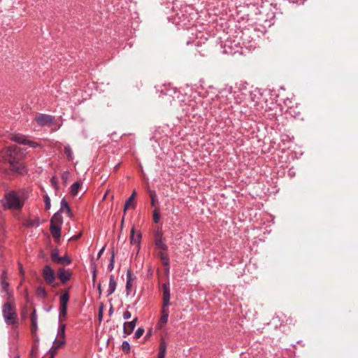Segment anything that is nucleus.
<instances>
[{"instance_id":"33","label":"nucleus","mask_w":358,"mask_h":358,"mask_svg":"<svg viewBox=\"0 0 358 358\" xmlns=\"http://www.w3.org/2000/svg\"><path fill=\"white\" fill-rule=\"evenodd\" d=\"M122 348L123 351H124L126 353H128L130 350V345L128 341H124L122 343Z\"/></svg>"},{"instance_id":"39","label":"nucleus","mask_w":358,"mask_h":358,"mask_svg":"<svg viewBox=\"0 0 358 358\" xmlns=\"http://www.w3.org/2000/svg\"><path fill=\"white\" fill-rule=\"evenodd\" d=\"M131 317V314L129 311L126 310L124 312V313H123L124 320H127L130 319Z\"/></svg>"},{"instance_id":"5","label":"nucleus","mask_w":358,"mask_h":358,"mask_svg":"<svg viewBox=\"0 0 358 358\" xmlns=\"http://www.w3.org/2000/svg\"><path fill=\"white\" fill-rule=\"evenodd\" d=\"M0 286L1 292H4L7 296V300H10L13 298V293L9 289L10 284L7 281V271L6 269L1 271L0 275Z\"/></svg>"},{"instance_id":"40","label":"nucleus","mask_w":358,"mask_h":358,"mask_svg":"<svg viewBox=\"0 0 358 358\" xmlns=\"http://www.w3.org/2000/svg\"><path fill=\"white\" fill-rule=\"evenodd\" d=\"M18 267H19L20 273L22 275V279H24V268H23V266H22L21 263H18Z\"/></svg>"},{"instance_id":"50","label":"nucleus","mask_w":358,"mask_h":358,"mask_svg":"<svg viewBox=\"0 0 358 358\" xmlns=\"http://www.w3.org/2000/svg\"><path fill=\"white\" fill-rule=\"evenodd\" d=\"M123 223H124V218H122V223H121L122 226L123 225Z\"/></svg>"},{"instance_id":"10","label":"nucleus","mask_w":358,"mask_h":358,"mask_svg":"<svg viewBox=\"0 0 358 358\" xmlns=\"http://www.w3.org/2000/svg\"><path fill=\"white\" fill-rule=\"evenodd\" d=\"M169 311L167 306H162L161 309V317L157 324L158 328L161 329L168 322Z\"/></svg>"},{"instance_id":"43","label":"nucleus","mask_w":358,"mask_h":358,"mask_svg":"<svg viewBox=\"0 0 358 358\" xmlns=\"http://www.w3.org/2000/svg\"><path fill=\"white\" fill-rule=\"evenodd\" d=\"M162 240V234L159 231H157L155 234V240Z\"/></svg>"},{"instance_id":"36","label":"nucleus","mask_w":358,"mask_h":358,"mask_svg":"<svg viewBox=\"0 0 358 358\" xmlns=\"http://www.w3.org/2000/svg\"><path fill=\"white\" fill-rule=\"evenodd\" d=\"M159 352H163L166 353V344L164 341H162L160 343Z\"/></svg>"},{"instance_id":"21","label":"nucleus","mask_w":358,"mask_h":358,"mask_svg":"<svg viewBox=\"0 0 358 358\" xmlns=\"http://www.w3.org/2000/svg\"><path fill=\"white\" fill-rule=\"evenodd\" d=\"M64 152L66 156L67 159L69 161H73V150L69 145H66L64 146Z\"/></svg>"},{"instance_id":"27","label":"nucleus","mask_w":358,"mask_h":358,"mask_svg":"<svg viewBox=\"0 0 358 358\" xmlns=\"http://www.w3.org/2000/svg\"><path fill=\"white\" fill-rule=\"evenodd\" d=\"M38 224L39 223L38 220H34L28 219L24 222V225L27 227H38Z\"/></svg>"},{"instance_id":"47","label":"nucleus","mask_w":358,"mask_h":358,"mask_svg":"<svg viewBox=\"0 0 358 358\" xmlns=\"http://www.w3.org/2000/svg\"><path fill=\"white\" fill-rule=\"evenodd\" d=\"M104 250H105V248H104V247H103V248H101V249L98 252V254H97V257H98V258H99V257L102 255V254H103V252Z\"/></svg>"},{"instance_id":"24","label":"nucleus","mask_w":358,"mask_h":358,"mask_svg":"<svg viewBox=\"0 0 358 358\" xmlns=\"http://www.w3.org/2000/svg\"><path fill=\"white\" fill-rule=\"evenodd\" d=\"M155 245L157 249L161 250H166L168 247L163 240H155Z\"/></svg>"},{"instance_id":"19","label":"nucleus","mask_w":358,"mask_h":358,"mask_svg":"<svg viewBox=\"0 0 358 358\" xmlns=\"http://www.w3.org/2000/svg\"><path fill=\"white\" fill-rule=\"evenodd\" d=\"M61 226L52 225L50 226V230L51 234L55 238H59L61 236Z\"/></svg>"},{"instance_id":"31","label":"nucleus","mask_w":358,"mask_h":358,"mask_svg":"<svg viewBox=\"0 0 358 358\" xmlns=\"http://www.w3.org/2000/svg\"><path fill=\"white\" fill-rule=\"evenodd\" d=\"M60 257L57 251H54L51 254V259L54 263L58 264Z\"/></svg>"},{"instance_id":"23","label":"nucleus","mask_w":358,"mask_h":358,"mask_svg":"<svg viewBox=\"0 0 358 358\" xmlns=\"http://www.w3.org/2000/svg\"><path fill=\"white\" fill-rule=\"evenodd\" d=\"M157 255L162 260L163 265L168 266V262H169V255L163 251L159 252Z\"/></svg>"},{"instance_id":"34","label":"nucleus","mask_w":358,"mask_h":358,"mask_svg":"<svg viewBox=\"0 0 358 358\" xmlns=\"http://www.w3.org/2000/svg\"><path fill=\"white\" fill-rule=\"evenodd\" d=\"M160 218L159 211L155 209L153 212V221L155 223H158Z\"/></svg>"},{"instance_id":"1","label":"nucleus","mask_w":358,"mask_h":358,"mask_svg":"<svg viewBox=\"0 0 358 358\" xmlns=\"http://www.w3.org/2000/svg\"><path fill=\"white\" fill-rule=\"evenodd\" d=\"M23 156L24 153L18 146H9L0 152V162H8L13 171L22 175L27 173L24 165L19 161Z\"/></svg>"},{"instance_id":"7","label":"nucleus","mask_w":358,"mask_h":358,"mask_svg":"<svg viewBox=\"0 0 358 358\" xmlns=\"http://www.w3.org/2000/svg\"><path fill=\"white\" fill-rule=\"evenodd\" d=\"M10 140L22 145H28L31 148H36L39 146V144L35 141H29L22 134H13L10 137Z\"/></svg>"},{"instance_id":"4","label":"nucleus","mask_w":358,"mask_h":358,"mask_svg":"<svg viewBox=\"0 0 358 358\" xmlns=\"http://www.w3.org/2000/svg\"><path fill=\"white\" fill-rule=\"evenodd\" d=\"M8 301L6 302L3 306V316L7 324H15L17 320L15 307L10 303L11 299Z\"/></svg>"},{"instance_id":"48","label":"nucleus","mask_w":358,"mask_h":358,"mask_svg":"<svg viewBox=\"0 0 358 358\" xmlns=\"http://www.w3.org/2000/svg\"><path fill=\"white\" fill-rule=\"evenodd\" d=\"M164 266L165 267V272L168 273L169 272V268H170L169 262H168V266Z\"/></svg>"},{"instance_id":"16","label":"nucleus","mask_w":358,"mask_h":358,"mask_svg":"<svg viewBox=\"0 0 358 358\" xmlns=\"http://www.w3.org/2000/svg\"><path fill=\"white\" fill-rule=\"evenodd\" d=\"M116 282L113 275H110L109 277V283L108 289V296L113 294L116 289Z\"/></svg>"},{"instance_id":"2","label":"nucleus","mask_w":358,"mask_h":358,"mask_svg":"<svg viewBox=\"0 0 358 358\" xmlns=\"http://www.w3.org/2000/svg\"><path fill=\"white\" fill-rule=\"evenodd\" d=\"M233 96L236 104L243 105V108L240 109V113L244 115H250V109L252 106H256L257 103V101H255L256 94L247 89L234 92Z\"/></svg>"},{"instance_id":"37","label":"nucleus","mask_w":358,"mask_h":358,"mask_svg":"<svg viewBox=\"0 0 358 358\" xmlns=\"http://www.w3.org/2000/svg\"><path fill=\"white\" fill-rule=\"evenodd\" d=\"M150 199H151V204L152 206H155V203L157 201V195L155 194V193H152L151 195H150Z\"/></svg>"},{"instance_id":"17","label":"nucleus","mask_w":358,"mask_h":358,"mask_svg":"<svg viewBox=\"0 0 358 358\" xmlns=\"http://www.w3.org/2000/svg\"><path fill=\"white\" fill-rule=\"evenodd\" d=\"M136 191L134 190L131 195L127 199V200L125 201V203H124V213L127 211V209L131 208H134V204H133V201L134 200V198L136 196Z\"/></svg>"},{"instance_id":"25","label":"nucleus","mask_w":358,"mask_h":358,"mask_svg":"<svg viewBox=\"0 0 358 358\" xmlns=\"http://www.w3.org/2000/svg\"><path fill=\"white\" fill-rule=\"evenodd\" d=\"M36 295L39 297L46 298L47 292L44 287H38L36 291Z\"/></svg>"},{"instance_id":"12","label":"nucleus","mask_w":358,"mask_h":358,"mask_svg":"<svg viewBox=\"0 0 358 358\" xmlns=\"http://www.w3.org/2000/svg\"><path fill=\"white\" fill-rule=\"evenodd\" d=\"M142 238V235L140 232H138L137 234H135V229L133 227L131 233H130V243L132 245H136L140 248V243Z\"/></svg>"},{"instance_id":"46","label":"nucleus","mask_w":358,"mask_h":358,"mask_svg":"<svg viewBox=\"0 0 358 358\" xmlns=\"http://www.w3.org/2000/svg\"><path fill=\"white\" fill-rule=\"evenodd\" d=\"M166 354V352H159L157 358H165Z\"/></svg>"},{"instance_id":"49","label":"nucleus","mask_w":358,"mask_h":358,"mask_svg":"<svg viewBox=\"0 0 358 358\" xmlns=\"http://www.w3.org/2000/svg\"><path fill=\"white\" fill-rule=\"evenodd\" d=\"M98 289H99V294H101V287L100 284L98 286Z\"/></svg>"},{"instance_id":"30","label":"nucleus","mask_w":358,"mask_h":358,"mask_svg":"<svg viewBox=\"0 0 358 358\" xmlns=\"http://www.w3.org/2000/svg\"><path fill=\"white\" fill-rule=\"evenodd\" d=\"M65 343L64 340L63 339H55L53 343L52 347L55 348L56 349H59L62 345H64Z\"/></svg>"},{"instance_id":"44","label":"nucleus","mask_w":358,"mask_h":358,"mask_svg":"<svg viewBox=\"0 0 358 358\" xmlns=\"http://www.w3.org/2000/svg\"><path fill=\"white\" fill-rule=\"evenodd\" d=\"M31 321H32L33 326L36 327V317L35 315V311H34V313L31 315Z\"/></svg>"},{"instance_id":"41","label":"nucleus","mask_w":358,"mask_h":358,"mask_svg":"<svg viewBox=\"0 0 358 358\" xmlns=\"http://www.w3.org/2000/svg\"><path fill=\"white\" fill-rule=\"evenodd\" d=\"M58 349H56L54 347H52L50 350H49V352L51 354V357H54V356L56 355Z\"/></svg>"},{"instance_id":"11","label":"nucleus","mask_w":358,"mask_h":358,"mask_svg":"<svg viewBox=\"0 0 358 358\" xmlns=\"http://www.w3.org/2000/svg\"><path fill=\"white\" fill-rule=\"evenodd\" d=\"M163 288V303L162 306H168L169 305V301L171 297L169 285L164 283L162 285Z\"/></svg>"},{"instance_id":"20","label":"nucleus","mask_w":358,"mask_h":358,"mask_svg":"<svg viewBox=\"0 0 358 358\" xmlns=\"http://www.w3.org/2000/svg\"><path fill=\"white\" fill-rule=\"evenodd\" d=\"M132 275L131 272L129 269L127 270V282H126V289L127 292V294H129V292H130L131 287H132Z\"/></svg>"},{"instance_id":"28","label":"nucleus","mask_w":358,"mask_h":358,"mask_svg":"<svg viewBox=\"0 0 358 358\" xmlns=\"http://www.w3.org/2000/svg\"><path fill=\"white\" fill-rule=\"evenodd\" d=\"M71 262V259L67 257H60V259H59V262L57 264H62V265H69Z\"/></svg>"},{"instance_id":"51","label":"nucleus","mask_w":358,"mask_h":358,"mask_svg":"<svg viewBox=\"0 0 358 358\" xmlns=\"http://www.w3.org/2000/svg\"><path fill=\"white\" fill-rule=\"evenodd\" d=\"M50 358H52V357H50Z\"/></svg>"},{"instance_id":"35","label":"nucleus","mask_w":358,"mask_h":358,"mask_svg":"<svg viewBox=\"0 0 358 358\" xmlns=\"http://www.w3.org/2000/svg\"><path fill=\"white\" fill-rule=\"evenodd\" d=\"M144 333V329L143 328H138L135 332L134 337L136 338H139L142 336Z\"/></svg>"},{"instance_id":"15","label":"nucleus","mask_w":358,"mask_h":358,"mask_svg":"<svg viewBox=\"0 0 358 358\" xmlns=\"http://www.w3.org/2000/svg\"><path fill=\"white\" fill-rule=\"evenodd\" d=\"M61 214L62 213H60V212L55 213L51 217L50 224L57 226L58 225L62 227V224L63 223V219Z\"/></svg>"},{"instance_id":"3","label":"nucleus","mask_w":358,"mask_h":358,"mask_svg":"<svg viewBox=\"0 0 358 358\" xmlns=\"http://www.w3.org/2000/svg\"><path fill=\"white\" fill-rule=\"evenodd\" d=\"M28 199L27 191L22 189L18 192L10 191L5 194L3 206L10 210H20Z\"/></svg>"},{"instance_id":"32","label":"nucleus","mask_w":358,"mask_h":358,"mask_svg":"<svg viewBox=\"0 0 358 358\" xmlns=\"http://www.w3.org/2000/svg\"><path fill=\"white\" fill-rule=\"evenodd\" d=\"M114 264H115V254L114 252L112 253V255L110 259L109 264L108 265V269L109 271H112L114 268Z\"/></svg>"},{"instance_id":"6","label":"nucleus","mask_w":358,"mask_h":358,"mask_svg":"<svg viewBox=\"0 0 358 358\" xmlns=\"http://www.w3.org/2000/svg\"><path fill=\"white\" fill-rule=\"evenodd\" d=\"M69 300L68 292L63 293L59 297V319L65 318L67 313V304Z\"/></svg>"},{"instance_id":"18","label":"nucleus","mask_w":358,"mask_h":358,"mask_svg":"<svg viewBox=\"0 0 358 358\" xmlns=\"http://www.w3.org/2000/svg\"><path fill=\"white\" fill-rule=\"evenodd\" d=\"M58 276L63 283L67 282L70 279V273L64 268H60L58 271Z\"/></svg>"},{"instance_id":"9","label":"nucleus","mask_w":358,"mask_h":358,"mask_svg":"<svg viewBox=\"0 0 358 358\" xmlns=\"http://www.w3.org/2000/svg\"><path fill=\"white\" fill-rule=\"evenodd\" d=\"M35 120L40 126L50 125L53 122V117L45 114H41L35 117Z\"/></svg>"},{"instance_id":"26","label":"nucleus","mask_w":358,"mask_h":358,"mask_svg":"<svg viewBox=\"0 0 358 358\" xmlns=\"http://www.w3.org/2000/svg\"><path fill=\"white\" fill-rule=\"evenodd\" d=\"M65 329H66V325L64 324H61L59 327L58 331V336L60 338V339L64 340L66 334H65Z\"/></svg>"},{"instance_id":"8","label":"nucleus","mask_w":358,"mask_h":358,"mask_svg":"<svg viewBox=\"0 0 358 358\" xmlns=\"http://www.w3.org/2000/svg\"><path fill=\"white\" fill-rule=\"evenodd\" d=\"M42 275L45 282L52 285L55 280V274L49 265H45L42 270Z\"/></svg>"},{"instance_id":"22","label":"nucleus","mask_w":358,"mask_h":358,"mask_svg":"<svg viewBox=\"0 0 358 358\" xmlns=\"http://www.w3.org/2000/svg\"><path fill=\"white\" fill-rule=\"evenodd\" d=\"M80 185L81 184L79 182H75L71 185L70 187V193L73 196H75L78 194Z\"/></svg>"},{"instance_id":"14","label":"nucleus","mask_w":358,"mask_h":358,"mask_svg":"<svg viewBox=\"0 0 358 358\" xmlns=\"http://www.w3.org/2000/svg\"><path fill=\"white\" fill-rule=\"evenodd\" d=\"M58 212H60V213H66L69 217H71L72 213L71 208L65 199H62L60 209Z\"/></svg>"},{"instance_id":"38","label":"nucleus","mask_w":358,"mask_h":358,"mask_svg":"<svg viewBox=\"0 0 358 358\" xmlns=\"http://www.w3.org/2000/svg\"><path fill=\"white\" fill-rule=\"evenodd\" d=\"M52 185L55 188L57 189V180L55 176H53L50 180Z\"/></svg>"},{"instance_id":"13","label":"nucleus","mask_w":358,"mask_h":358,"mask_svg":"<svg viewBox=\"0 0 358 358\" xmlns=\"http://www.w3.org/2000/svg\"><path fill=\"white\" fill-rule=\"evenodd\" d=\"M137 320L138 318L136 317L131 322H125L124 324V333L126 334H131L136 327Z\"/></svg>"},{"instance_id":"42","label":"nucleus","mask_w":358,"mask_h":358,"mask_svg":"<svg viewBox=\"0 0 358 358\" xmlns=\"http://www.w3.org/2000/svg\"><path fill=\"white\" fill-rule=\"evenodd\" d=\"M92 267V280H93V281H95L96 277L95 264H94Z\"/></svg>"},{"instance_id":"29","label":"nucleus","mask_w":358,"mask_h":358,"mask_svg":"<svg viewBox=\"0 0 358 358\" xmlns=\"http://www.w3.org/2000/svg\"><path fill=\"white\" fill-rule=\"evenodd\" d=\"M43 200L45 203V209L47 210H50L51 207L50 196L48 194H45L43 196Z\"/></svg>"},{"instance_id":"45","label":"nucleus","mask_w":358,"mask_h":358,"mask_svg":"<svg viewBox=\"0 0 358 358\" xmlns=\"http://www.w3.org/2000/svg\"><path fill=\"white\" fill-rule=\"evenodd\" d=\"M69 172L68 171H65L63 173L62 176V178L64 181H66L67 180V178H68V176H69Z\"/></svg>"}]
</instances>
